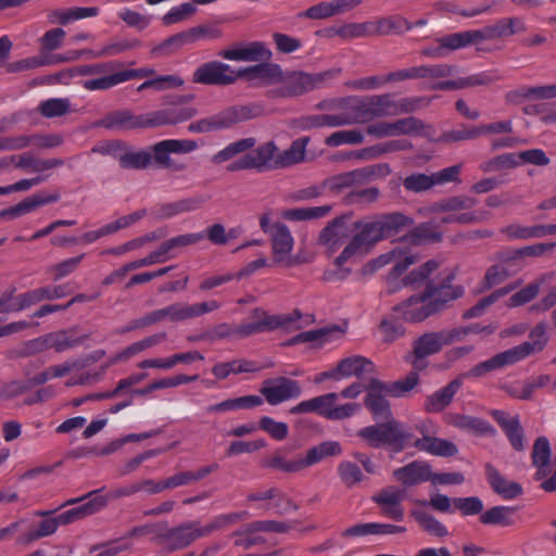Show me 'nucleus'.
<instances>
[{
	"label": "nucleus",
	"mask_w": 556,
	"mask_h": 556,
	"mask_svg": "<svg viewBox=\"0 0 556 556\" xmlns=\"http://www.w3.org/2000/svg\"><path fill=\"white\" fill-rule=\"evenodd\" d=\"M389 123L392 137L420 135L427 138H431V132H433L431 126L426 125L421 119L414 116L400 118Z\"/></svg>",
	"instance_id": "35"
},
{
	"label": "nucleus",
	"mask_w": 556,
	"mask_h": 556,
	"mask_svg": "<svg viewBox=\"0 0 556 556\" xmlns=\"http://www.w3.org/2000/svg\"><path fill=\"white\" fill-rule=\"evenodd\" d=\"M516 508L511 506H494L480 515V522L486 526L509 527L515 523Z\"/></svg>",
	"instance_id": "43"
},
{
	"label": "nucleus",
	"mask_w": 556,
	"mask_h": 556,
	"mask_svg": "<svg viewBox=\"0 0 556 556\" xmlns=\"http://www.w3.org/2000/svg\"><path fill=\"white\" fill-rule=\"evenodd\" d=\"M412 517L419 523V526L429 534L443 538L448 534L446 527L439 521L434 516L425 510H412Z\"/></svg>",
	"instance_id": "53"
},
{
	"label": "nucleus",
	"mask_w": 556,
	"mask_h": 556,
	"mask_svg": "<svg viewBox=\"0 0 556 556\" xmlns=\"http://www.w3.org/2000/svg\"><path fill=\"white\" fill-rule=\"evenodd\" d=\"M455 274L450 271L440 285L429 281L425 288V293L430 301L435 314L443 311L447 304L459 299L464 294L462 286L452 285Z\"/></svg>",
	"instance_id": "12"
},
{
	"label": "nucleus",
	"mask_w": 556,
	"mask_h": 556,
	"mask_svg": "<svg viewBox=\"0 0 556 556\" xmlns=\"http://www.w3.org/2000/svg\"><path fill=\"white\" fill-rule=\"evenodd\" d=\"M419 261V255L416 253H413L410 251L403 252L401 250V256L396 257L395 261H393V267L390 270V273L387 276V289L386 292L388 294H393L394 292H391L392 285L396 286V282L401 280V276L412 265H415Z\"/></svg>",
	"instance_id": "42"
},
{
	"label": "nucleus",
	"mask_w": 556,
	"mask_h": 556,
	"mask_svg": "<svg viewBox=\"0 0 556 556\" xmlns=\"http://www.w3.org/2000/svg\"><path fill=\"white\" fill-rule=\"evenodd\" d=\"M257 369L258 367L253 362L235 359L231 362L218 363L214 365L212 372L217 379H225L230 374L253 372Z\"/></svg>",
	"instance_id": "49"
},
{
	"label": "nucleus",
	"mask_w": 556,
	"mask_h": 556,
	"mask_svg": "<svg viewBox=\"0 0 556 556\" xmlns=\"http://www.w3.org/2000/svg\"><path fill=\"white\" fill-rule=\"evenodd\" d=\"M384 420L386 422L361 429L357 435L374 448L388 445L401 452L410 446L414 434L409 429L393 418Z\"/></svg>",
	"instance_id": "2"
},
{
	"label": "nucleus",
	"mask_w": 556,
	"mask_h": 556,
	"mask_svg": "<svg viewBox=\"0 0 556 556\" xmlns=\"http://www.w3.org/2000/svg\"><path fill=\"white\" fill-rule=\"evenodd\" d=\"M340 105L349 108L350 112L346 114L349 121H351V125L366 123L374 119L368 97H348L341 100Z\"/></svg>",
	"instance_id": "39"
},
{
	"label": "nucleus",
	"mask_w": 556,
	"mask_h": 556,
	"mask_svg": "<svg viewBox=\"0 0 556 556\" xmlns=\"http://www.w3.org/2000/svg\"><path fill=\"white\" fill-rule=\"evenodd\" d=\"M301 314L299 311H294L291 314L270 315L265 309L257 307L251 312V318L256 321L262 332L287 328L292 323L299 320Z\"/></svg>",
	"instance_id": "29"
},
{
	"label": "nucleus",
	"mask_w": 556,
	"mask_h": 556,
	"mask_svg": "<svg viewBox=\"0 0 556 556\" xmlns=\"http://www.w3.org/2000/svg\"><path fill=\"white\" fill-rule=\"evenodd\" d=\"M333 76L332 71L321 73H306L302 71H291L283 73L278 84L280 86L274 90L275 94L282 98L299 97L312 90L321 88L325 81Z\"/></svg>",
	"instance_id": "5"
},
{
	"label": "nucleus",
	"mask_w": 556,
	"mask_h": 556,
	"mask_svg": "<svg viewBox=\"0 0 556 556\" xmlns=\"http://www.w3.org/2000/svg\"><path fill=\"white\" fill-rule=\"evenodd\" d=\"M348 220L349 216L345 215L336 217L320 231L318 241L329 252L339 250L351 235Z\"/></svg>",
	"instance_id": "19"
},
{
	"label": "nucleus",
	"mask_w": 556,
	"mask_h": 556,
	"mask_svg": "<svg viewBox=\"0 0 556 556\" xmlns=\"http://www.w3.org/2000/svg\"><path fill=\"white\" fill-rule=\"evenodd\" d=\"M119 84H123L121 72L99 75L93 79L83 81V87L89 91L108 90Z\"/></svg>",
	"instance_id": "61"
},
{
	"label": "nucleus",
	"mask_w": 556,
	"mask_h": 556,
	"mask_svg": "<svg viewBox=\"0 0 556 556\" xmlns=\"http://www.w3.org/2000/svg\"><path fill=\"white\" fill-rule=\"evenodd\" d=\"M255 143L256 140L253 137L243 138L235 142H231L224 149L218 151L216 154H214L212 157V162L215 164H222L224 162H227L235 157L236 155L251 150L255 146Z\"/></svg>",
	"instance_id": "48"
},
{
	"label": "nucleus",
	"mask_w": 556,
	"mask_h": 556,
	"mask_svg": "<svg viewBox=\"0 0 556 556\" xmlns=\"http://www.w3.org/2000/svg\"><path fill=\"white\" fill-rule=\"evenodd\" d=\"M168 109L152 112L153 128L184 123L193 118L199 113L195 106L185 105L176 100L172 101Z\"/></svg>",
	"instance_id": "22"
},
{
	"label": "nucleus",
	"mask_w": 556,
	"mask_h": 556,
	"mask_svg": "<svg viewBox=\"0 0 556 556\" xmlns=\"http://www.w3.org/2000/svg\"><path fill=\"white\" fill-rule=\"evenodd\" d=\"M414 146L406 139H395L374 144L363 150L362 155L366 159H377L383 154L399 151H410Z\"/></svg>",
	"instance_id": "45"
},
{
	"label": "nucleus",
	"mask_w": 556,
	"mask_h": 556,
	"mask_svg": "<svg viewBox=\"0 0 556 556\" xmlns=\"http://www.w3.org/2000/svg\"><path fill=\"white\" fill-rule=\"evenodd\" d=\"M260 114L261 109L256 105L231 106L211 116L190 123L188 131L192 134L218 131L252 119Z\"/></svg>",
	"instance_id": "4"
},
{
	"label": "nucleus",
	"mask_w": 556,
	"mask_h": 556,
	"mask_svg": "<svg viewBox=\"0 0 556 556\" xmlns=\"http://www.w3.org/2000/svg\"><path fill=\"white\" fill-rule=\"evenodd\" d=\"M345 125H351L346 113L308 115L299 119V126L304 130L321 127H341Z\"/></svg>",
	"instance_id": "36"
},
{
	"label": "nucleus",
	"mask_w": 556,
	"mask_h": 556,
	"mask_svg": "<svg viewBox=\"0 0 556 556\" xmlns=\"http://www.w3.org/2000/svg\"><path fill=\"white\" fill-rule=\"evenodd\" d=\"M366 391L365 406L372 414L374 418L383 420L392 418L390 403L386 399V395L389 394L387 384L372 378L366 386Z\"/></svg>",
	"instance_id": "16"
},
{
	"label": "nucleus",
	"mask_w": 556,
	"mask_h": 556,
	"mask_svg": "<svg viewBox=\"0 0 556 556\" xmlns=\"http://www.w3.org/2000/svg\"><path fill=\"white\" fill-rule=\"evenodd\" d=\"M484 469L492 490L504 500H513L521 495V485L517 482L508 481L492 464H485Z\"/></svg>",
	"instance_id": "30"
},
{
	"label": "nucleus",
	"mask_w": 556,
	"mask_h": 556,
	"mask_svg": "<svg viewBox=\"0 0 556 556\" xmlns=\"http://www.w3.org/2000/svg\"><path fill=\"white\" fill-rule=\"evenodd\" d=\"M405 190L413 193H420L434 187L432 175L414 173L403 179Z\"/></svg>",
	"instance_id": "63"
},
{
	"label": "nucleus",
	"mask_w": 556,
	"mask_h": 556,
	"mask_svg": "<svg viewBox=\"0 0 556 556\" xmlns=\"http://www.w3.org/2000/svg\"><path fill=\"white\" fill-rule=\"evenodd\" d=\"M337 471L342 483L349 489L354 488L366 479L361 467L350 460L339 463Z\"/></svg>",
	"instance_id": "55"
},
{
	"label": "nucleus",
	"mask_w": 556,
	"mask_h": 556,
	"mask_svg": "<svg viewBox=\"0 0 556 556\" xmlns=\"http://www.w3.org/2000/svg\"><path fill=\"white\" fill-rule=\"evenodd\" d=\"M105 505H106V500L104 497L100 496V497H96V498L89 501L88 503H86L79 507L68 509L55 517L59 522V526L60 525H70V523L75 522L86 516L97 513L98 510L103 508Z\"/></svg>",
	"instance_id": "40"
},
{
	"label": "nucleus",
	"mask_w": 556,
	"mask_h": 556,
	"mask_svg": "<svg viewBox=\"0 0 556 556\" xmlns=\"http://www.w3.org/2000/svg\"><path fill=\"white\" fill-rule=\"evenodd\" d=\"M522 349H509L495 356L473 366L468 374L469 377H482L485 374L515 364L522 359Z\"/></svg>",
	"instance_id": "27"
},
{
	"label": "nucleus",
	"mask_w": 556,
	"mask_h": 556,
	"mask_svg": "<svg viewBox=\"0 0 556 556\" xmlns=\"http://www.w3.org/2000/svg\"><path fill=\"white\" fill-rule=\"evenodd\" d=\"M437 41H438V43H442V48L444 49V51L447 55L451 51L458 50V49L467 47L471 43H479V38H478L477 29H473V30L454 33V34L441 37Z\"/></svg>",
	"instance_id": "46"
},
{
	"label": "nucleus",
	"mask_w": 556,
	"mask_h": 556,
	"mask_svg": "<svg viewBox=\"0 0 556 556\" xmlns=\"http://www.w3.org/2000/svg\"><path fill=\"white\" fill-rule=\"evenodd\" d=\"M255 143L256 140L253 137L243 138L235 142H231L224 149L218 151L216 154H214L212 157V162L215 164H222L224 162H227L235 157L236 155L251 150L255 146Z\"/></svg>",
	"instance_id": "47"
},
{
	"label": "nucleus",
	"mask_w": 556,
	"mask_h": 556,
	"mask_svg": "<svg viewBox=\"0 0 556 556\" xmlns=\"http://www.w3.org/2000/svg\"><path fill=\"white\" fill-rule=\"evenodd\" d=\"M238 78H244L249 83L263 85L278 84L281 77V66L268 61L237 71Z\"/></svg>",
	"instance_id": "23"
},
{
	"label": "nucleus",
	"mask_w": 556,
	"mask_h": 556,
	"mask_svg": "<svg viewBox=\"0 0 556 556\" xmlns=\"http://www.w3.org/2000/svg\"><path fill=\"white\" fill-rule=\"evenodd\" d=\"M410 446L440 457H450L458 453L456 444L452 441L431 435H424L420 439L414 438Z\"/></svg>",
	"instance_id": "31"
},
{
	"label": "nucleus",
	"mask_w": 556,
	"mask_h": 556,
	"mask_svg": "<svg viewBox=\"0 0 556 556\" xmlns=\"http://www.w3.org/2000/svg\"><path fill=\"white\" fill-rule=\"evenodd\" d=\"M364 141V135L359 130H339L332 132L325 139L328 147H339L342 144H359Z\"/></svg>",
	"instance_id": "64"
},
{
	"label": "nucleus",
	"mask_w": 556,
	"mask_h": 556,
	"mask_svg": "<svg viewBox=\"0 0 556 556\" xmlns=\"http://www.w3.org/2000/svg\"><path fill=\"white\" fill-rule=\"evenodd\" d=\"M341 453L342 447L338 441H325L307 450L305 456L291 460H288L277 452L270 458L265 460L264 466L283 472L293 473L314 466L326 457L338 456Z\"/></svg>",
	"instance_id": "3"
},
{
	"label": "nucleus",
	"mask_w": 556,
	"mask_h": 556,
	"mask_svg": "<svg viewBox=\"0 0 556 556\" xmlns=\"http://www.w3.org/2000/svg\"><path fill=\"white\" fill-rule=\"evenodd\" d=\"M381 240L399 233L404 227L412 225L413 219L403 213H390L372 219Z\"/></svg>",
	"instance_id": "34"
},
{
	"label": "nucleus",
	"mask_w": 556,
	"mask_h": 556,
	"mask_svg": "<svg viewBox=\"0 0 556 556\" xmlns=\"http://www.w3.org/2000/svg\"><path fill=\"white\" fill-rule=\"evenodd\" d=\"M260 392L268 404L278 405L285 401L299 397L302 393V389L296 380L278 377L266 379Z\"/></svg>",
	"instance_id": "14"
},
{
	"label": "nucleus",
	"mask_w": 556,
	"mask_h": 556,
	"mask_svg": "<svg viewBox=\"0 0 556 556\" xmlns=\"http://www.w3.org/2000/svg\"><path fill=\"white\" fill-rule=\"evenodd\" d=\"M501 232L505 235L508 240H529L533 238H541L540 225L521 226L519 224H511L502 228Z\"/></svg>",
	"instance_id": "59"
},
{
	"label": "nucleus",
	"mask_w": 556,
	"mask_h": 556,
	"mask_svg": "<svg viewBox=\"0 0 556 556\" xmlns=\"http://www.w3.org/2000/svg\"><path fill=\"white\" fill-rule=\"evenodd\" d=\"M191 43L189 33L188 30H185L166 38L160 45L155 46L151 52L156 56L170 55L184 46Z\"/></svg>",
	"instance_id": "51"
},
{
	"label": "nucleus",
	"mask_w": 556,
	"mask_h": 556,
	"mask_svg": "<svg viewBox=\"0 0 556 556\" xmlns=\"http://www.w3.org/2000/svg\"><path fill=\"white\" fill-rule=\"evenodd\" d=\"M198 143L192 139H165L151 147L154 163L173 173L185 172L187 165L170 157V154H187L198 149Z\"/></svg>",
	"instance_id": "7"
},
{
	"label": "nucleus",
	"mask_w": 556,
	"mask_h": 556,
	"mask_svg": "<svg viewBox=\"0 0 556 556\" xmlns=\"http://www.w3.org/2000/svg\"><path fill=\"white\" fill-rule=\"evenodd\" d=\"M247 513H229L215 516L206 525H202L199 520H189L178 526L162 528V532L157 533L155 541L162 545L167 552H175L187 548L193 542L206 538L213 532L223 530L231 525L237 523L245 518Z\"/></svg>",
	"instance_id": "1"
},
{
	"label": "nucleus",
	"mask_w": 556,
	"mask_h": 556,
	"mask_svg": "<svg viewBox=\"0 0 556 556\" xmlns=\"http://www.w3.org/2000/svg\"><path fill=\"white\" fill-rule=\"evenodd\" d=\"M71 102L66 98H51L42 101L38 112L46 118L61 117L70 112Z\"/></svg>",
	"instance_id": "56"
},
{
	"label": "nucleus",
	"mask_w": 556,
	"mask_h": 556,
	"mask_svg": "<svg viewBox=\"0 0 556 556\" xmlns=\"http://www.w3.org/2000/svg\"><path fill=\"white\" fill-rule=\"evenodd\" d=\"M200 197L186 198L170 203H164L151 211L156 219H168L182 213L193 212L203 204Z\"/></svg>",
	"instance_id": "33"
},
{
	"label": "nucleus",
	"mask_w": 556,
	"mask_h": 556,
	"mask_svg": "<svg viewBox=\"0 0 556 556\" xmlns=\"http://www.w3.org/2000/svg\"><path fill=\"white\" fill-rule=\"evenodd\" d=\"M419 371L413 368L404 378L387 384L389 395L402 397L412 391L419 383Z\"/></svg>",
	"instance_id": "58"
},
{
	"label": "nucleus",
	"mask_w": 556,
	"mask_h": 556,
	"mask_svg": "<svg viewBox=\"0 0 556 556\" xmlns=\"http://www.w3.org/2000/svg\"><path fill=\"white\" fill-rule=\"evenodd\" d=\"M531 342H523L513 349H522V359L527 356L538 353L544 349L547 343L546 326L544 323L538 324L530 332Z\"/></svg>",
	"instance_id": "52"
},
{
	"label": "nucleus",
	"mask_w": 556,
	"mask_h": 556,
	"mask_svg": "<svg viewBox=\"0 0 556 556\" xmlns=\"http://www.w3.org/2000/svg\"><path fill=\"white\" fill-rule=\"evenodd\" d=\"M374 28L375 35H399L407 30H410L413 28V23L408 22L403 16L393 15L374 22Z\"/></svg>",
	"instance_id": "44"
},
{
	"label": "nucleus",
	"mask_w": 556,
	"mask_h": 556,
	"mask_svg": "<svg viewBox=\"0 0 556 556\" xmlns=\"http://www.w3.org/2000/svg\"><path fill=\"white\" fill-rule=\"evenodd\" d=\"M340 378L356 376L362 377L365 372H374L375 365L371 361L361 355H354L341 359L337 365Z\"/></svg>",
	"instance_id": "37"
},
{
	"label": "nucleus",
	"mask_w": 556,
	"mask_h": 556,
	"mask_svg": "<svg viewBox=\"0 0 556 556\" xmlns=\"http://www.w3.org/2000/svg\"><path fill=\"white\" fill-rule=\"evenodd\" d=\"M361 176L362 174L358 169L341 173L325 179L324 186H326L327 191L338 194L342 190L350 188L355 184H361Z\"/></svg>",
	"instance_id": "50"
},
{
	"label": "nucleus",
	"mask_w": 556,
	"mask_h": 556,
	"mask_svg": "<svg viewBox=\"0 0 556 556\" xmlns=\"http://www.w3.org/2000/svg\"><path fill=\"white\" fill-rule=\"evenodd\" d=\"M308 142V137H302L294 140L287 150L276 155L274 166L283 168L301 163L305 157L306 146Z\"/></svg>",
	"instance_id": "41"
},
{
	"label": "nucleus",
	"mask_w": 556,
	"mask_h": 556,
	"mask_svg": "<svg viewBox=\"0 0 556 556\" xmlns=\"http://www.w3.org/2000/svg\"><path fill=\"white\" fill-rule=\"evenodd\" d=\"M47 334H48V340H49V348L54 349L55 352H58V353L76 348L77 345L81 344L85 340L84 337H81V338L71 337L68 334V331H66V330L53 331V332H49Z\"/></svg>",
	"instance_id": "57"
},
{
	"label": "nucleus",
	"mask_w": 556,
	"mask_h": 556,
	"mask_svg": "<svg viewBox=\"0 0 556 556\" xmlns=\"http://www.w3.org/2000/svg\"><path fill=\"white\" fill-rule=\"evenodd\" d=\"M339 394L336 392L315 396L316 414L328 420H342L353 416L358 409L357 403L337 405Z\"/></svg>",
	"instance_id": "17"
},
{
	"label": "nucleus",
	"mask_w": 556,
	"mask_h": 556,
	"mask_svg": "<svg viewBox=\"0 0 556 556\" xmlns=\"http://www.w3.org/2000/svg\"><path fill=\"white\" fill-rule=\"evenodd\" d=\"M277 146L273 141L265 142L256 149L237 159L228 165L229 172L254 169L258 173L276 168L274 166Z\"/></svg>",
	"instance_id": "9"
},
{
	"label": "nucleus",
	"mask_w": 556,
	"mask_h": 556,
	"mask_svg": "<svg viewBox=\"0 0 556 556\" xmlns=\"http://www.w3.org/2000/svg\"><path fill=\"white\" fill-rule=\"evenodd\" d=\"M463 386V378H456L450 381L443 388L437 390L432 394L428 395L424 402V408L428 413H440L447 407L455 394Z\"/></svg>",
	"instance_id": "28"
},
{
	"label": "nucleus",
	"mask_w": 556,
	"mask_h": 556,
	"mask_svg": "<svg viewBox=\"0 0 556 556\" xmlns=\"http://www.w3.org/2000/svg\"><path fill=\"white\" fill-rule=\"evenodd\" d=\"M409 236L410 240L416 244L424 241L439 242L442 240V233L432 222L419 224L410 231Z\"/></svg>",
	"instance_id": "60"
},
{
	"label": "nucleus",
	"mask_w": 556,
	"mask_h": 556,
	"mask_svg": "<svg viewBox=\"0 0 556 556\" xmlns=\"http://www.w3.org/2000/svg\"><path fill=\"white\" fill-rule=\"evenodd\" d=\"M218 55L230 61L262 62L269 61L273 53L265 42L251 41L245 46L222 50L218 52Z\"/></svg>",
	"instance_id": "21"
},
{
	"label": "nucleus",
	"mask_w": 556,
	"mask_h": 556,
	"mask_svg": "<svg viewBox=\"0 0 556 556\" xmlns=\"http://www.w3.org/2000/svg\"><path fill=\"white\" fill-rule=\"evenodd\" d=\"M11 160L16 168L23 169L26 173H43L52 168L60 167L64 164L62 159H38L31 153H23L20 155H12Z\"/></svg>",
	"instance_id": "32"
},
{
	"label": "nucleus",
	"mask_w": 556,
	"mask_h": 556,
	"mask_svg": "<svg viewBox=\"0 0 556 556\" xmlns=\"http://www.w3.org/2000/svg\"><path fill=\"white\" fill-rule=\"evenodd\" d=\"M454 343L448 329L426 332L413 342V350L404 359L416 370H424L428 366L427 357L439 353L443 346Z\"/></svg>",
	"instance_id": "6"
},
{
	"label": "nucleus",
	"mask_w": 556,
	"mask_h": 556,
	"mask_svg": "<svg viewBox=\"0 0 556 556\" xmlns=\"http://www.w3.org/2000/svg\"><path fill=\"white\" fill-rule=\"evenodd\" d=\"M431 466L427 462L414 460L393 470V478L406 486L431 481Z\"/></svg>",
	"instance_id": "25"
},
{
	"label": "nucleus",
	"mask_w": 556,
	"mask_h": 556,
	"mask_svg": "<svg viewBox=\"0 0 556 556\" xmlns=\"http://www.w3.org/2000/svg\"><path fill=\"white\" fill-rule=\"evenodd\" d=\"M96 125L114 130L153 128L152 112L136 115L130 110H117L106 114Z\"/></svg>",
	"instance_id": "11"
},
{
	"label": "nucleus",
	"mask_w": 556,
	"mask_h": 556,
	"mask_svg": "<svg viewBox=\"0 0 556 556\" xmlns=\"http://www.w3.org/2000/svg\"><path fill=\"white\" fill-rule=\"evenodd\" d=\"M352 231H355L354 236L334 261L338 266H342L354 255L367 253L381 240L372 220L354 223Z\"/></svg>",
	"instance_id": "8"
},
{
	"label": "nucleus",
	"mask_w": 556,
	"mask_h": 556,
	"mask_svg": "<svg viewBox=\"0 0 556 556\" xmlns=\"http://www.w3.org/2000/svg\"><path fill=\"white\" fill-rule=\"evenodd\" d=\"M237 79V72L230 65L219 61L203 63L192 74L194 84L210 86H228L236 83Z\"/></svg>",
	"instance_id": "10"
},
{
	"label": "nucleus",
	"mask_w": 556,
	"mask_h": 556,
	"mask_svg": "<svg viewBox=\"0 0 556 556\" xmlns=\"http://www.w3.org/2000/svg\"><path fill=\"white\" fill-rule=\"evenodd\" d=\"M446 421L448 425L458 428L460 430H465L471 432L476 435L480 437H495L496 429L486 420L469 415L463 414H448L446 416Z\"/></svg>",
	"instance_id": "26"
},
{
	"label": "nucleus",
	"mask_w": 556,
	"mask_h": 556,
	"mask_svg": "<svg viewBox=\"0 0 556 556\" xmlns=\"http://www.w3.org/2000/svg\"><path fill=\"white\" fill-rule=\"evenodd\" d=\"M117 160L119 166L124 169H144L151 164L153 152L150 153L144 150L125 152L119 154Z\"/></svg>",
	"instance_id": "54"
},
{
	"label": "nucleus",
	"mask_w": 556,
	"mask_h": 556,
	"mask_svg": "<svg viewBox=\"0 0 556 556\" xmlns=\"http://www.w3.org/2000/svg\"><path fill=\"white\" fill-rule=\"evenodd\" d=\"M405 490L396 485H388L371 496V501L380 508V514L394 521H402L405 513L402 502Z\"/></svg>",
	"instance_id": "13"
},
{
	"label": "nucleus",
	"mask_w": 556,
	"mask_h": 556,
	"mask_svg": "<svg viewBox=\"0 0 556 556\" xmlns=\"http://www.w3.org/2000/svg\"><path fill=\"white\" fill-rule=\"evenodd\" d=\"M527 26L525 21L518 16L504 17L481 29H477L479 42L510 37L518 33H525Z\"/></svg>",
	"instance_id": "18"
},
{
	"label": "nucleus",
	"mask_w": 556,
	"mask_h": 556,
	"mask_svg": "<svg viewBox=\"0 0 556 556\" xmlns=\"http://www.w3.org/2000/svg\"><path fill=\"white\" fill-rule=\"evenodd\" d=\"M372 118L393 116V98L391 93L375 94L368 97Z\"/></svg>",
	"instance_id": "62"
},
{
	"label": "nucleus",
	"mask_w": 556,
	"mask_h": 556,
	"mask_svg": "<svg viewBox=\"0 0 556 556\" xmlns=\"http://www.w3.org/2000/svg\"><path fill=\"white\" fill-rule=\"evenodd\" d=\"M490 415L494 418V420L504 431L513 448L519 452L523 451L525 435L523 429L519 421V416H509L507 413L500 409L491 410Z\"/></svg>",
	"instance_id": "24"
},
{
	"label": "nucleus",
	"mask_w": 556,
	"mask_h": 556,
	"mask_svg": "<svg viewBox=\"0 0 556 556\" xmlns=\"http://www.w3.org/2000/svg\"><path fill=\"white\" fill-rule=\"evenodd\" d=\"M439 268V262L430 260L424 263L421 266L413 269L408 275L396 282V286L392 285L391 292H397L403 287L412 286L419 287Z\"/></svg>",
	"instance_id": "38"
},
{
	"label": "nucleus",
	"mask_w": 556,
	"mask_h": 556,
	"mask_svg": "<svg viewBox=\"0 0 556 556\" xmlns=\"http://www.w3.org/2000/svg\"><path fill=\"white\" fill-rule=\"evenodd\" d=\"M274 262L286 267L298 264V260L290 255L294 240L287 225L276 223L274 232L270 235Z\"/></svg>",
	"instance_id": "15"
},
{
	"label": "nucleus",
	"mask_w": 556,
	"mask_h": 556,
	"mask_svg": "<svg viewBox=\"0 0 556 556\" xmlns=\"http://www.w3.org/2000/svg\"><path fill=\"white\" fill-rule=\"evenodd\" d=\"M394 311L408 323H420L435 314L425 291L420 294L412 295L406 301L396 305Z\"/></svg>",
	"instance_id": "20"
}]
</instances>
